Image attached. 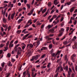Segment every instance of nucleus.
I'll use <instances>...</instances> for the list:
<instances>
[{
    "instance_id": "37",
    "label": "nucleus",
    "mask_w": 77,
    "mask_h": 77,
    "mask_svg": "<svg viewBox=\"0 0 77 77\" xmlns=\"http://www.w3.org/2000/svg\"><path fill=\"white\" fill-rule=\"evenodd\" d=\"M57 17V15H53L52 17V18L54 19V18H56Z\"/></svg>"
},
{
    "instance_id": "15",
    "label": "nucleus",
    "mask_w": 77,
    "mask_h": 77,
    "mask_svg": "<svg viewBox=\"0 0 77 77\" xmlns=\"http://www.w3.org/2000/svg\"><path fill=\"white\" fill-rule=\"evenodd\" d=\"M5 49L4 50V51H7V50H8V47L6 46L5 47H4Z\"/></svg>"
},
{
    "instance_id": "52",
    "label": "nucleus",
    "mask_w": 77,
    "mask_h": 77,
    "mask_svg": "<svg viewBox=\"0 0 77 77\" xmlns=\"http://www.w3.org/2000/svg\"><path fill=\"white\" fill-rule=\"evenodd\" d=\"M51 59L52 60H55V59H56V56H55L54 58H53V57H52L51 58Z\"/></svg>"
},
{
    "instance_id": "42",
    "label": "nucleus",
    "mask_w": 77,
    "mask_h": 77,
    "mask_svg": "<svg viewBox=\"0 0 77 77\" xmlns=\"http://www.w3.org/2000/svg\"><path fill=\"white\" fill-rule=\"evenodd\" d=\"M51 27V25H49L48 26V29H50Z\"/></svg>"
},
{
    "instance_id": "6",
    "label": "nucleus",
    "mask_w": 77,
    "mask_h": 77,
    "mask_svg": "<svg viewBox=\"0 0 77 77\" xmlns=\"http://www.w3.org/2000/svg\"><path fill=\"white\" fill-rule=\"evenodd\" d=\"M33 11H34V8H32L31 10L30 11V12L28 14V15H30L33 14Z\"/></svg>"
},
{
    "instance_id": "23",
    "label": "nucleus",
    "mask_w": 77,
    "mask_h": 77,
    "mask_svg": "<svg viewBox=\"0 0 77 77\" xmlns=\"http://www.w3.org/2000/svg\"><path fill=\"white\" fill-rule=\"evenodd\" d=\"M46 11H47V8H45V9H44L42 11V14H44V12H45Z\"/></svg>"
},
{
    "instance_id": "13",
    "label": "nucleus",
    "mask_w": 77,
    "mask_h": 77,
    "mask_svg": "<svg viewBox=\"0 0 77 77\" xmlns=\"http://www.w3.org/2000/svg\"><path fill=\"white\" fill-rule=\"evenodd\" d=\"M49 10V9L48 10H47V12H46L44 14V16H43L44 17H46V16H47V15L48 14V11Z\"/></svg>"
},
{
    "instance_id": "1",
    "label": "nucleus",
    "mask_w": 77,
    "mask_h": 77,
    "mask_svg": "<svg viewBox=\"0 0 77 77\" xmlns=\"http://www.w3.org/2000/svg\"><path fill=\"white\" fill-rule=\"evenodd\" d=\"M64 31L65 29H64L63 28H61L60 30L59 31L60 33L58 34V37H60V36H61L63 34V32H64Z\"/></svg>"
},
{
    "instance_id": "44",
    "label": "nucleus",
    "mask_w": 77,
    "mask_h": 77,
    "mask_svg": "<svg viewBox=\"0 0 77 77\" xmlns=\"http://www.w3.org/2000/svg\"><path fill=\"white\" fill-rule=\"evenodd\" d=\"M75 77V74L74 73H73L71 75V77Z\"/></svg>"
},
{
    "instance_id": "55",
    "label": "nucleus",
    "mask_w": 77,
    "mask_h": 77,
    "mask_svg": "<svg viewBox=\"0 0 77 77\" xmlns=\"http://www.w3.org/2000/svg\"><path fill=\"white\" fill-rule=\"evenodd\" d=\"M27 6L28 8H29V9H30V5H29V4H27Z\"/></svg>"
},
{
    "instance_id": "51",
    "label": "nucleus",
    "mask_w": 77,
    "mask_h": 77,
    "mask_svg": "<svg viewBox=\"0 0 77 77\" xmlns=\"http://www.w3.org/2000/svg\"><path fill=\"white\" fill-rule=\"evenodd\" d=\"M45 54H44L41 57V58L42 59V58H44V57H45Z\"/></svg>"
},
{
    "instance_id": "53",
    "label": "nucleus",
    "mask_w": 77,
    "mask_h": 77,
    "mask_svg": "<svg viewBox=\"0 0 77 77\" xmlns=\"http://www.w3.org/2000/svg\"><path fill=\"white\" fill-rule=\"evenodd\" d=\"M25 47H26V45H24V46H23L22 47V49L23 50H24V48H25Z\"/></svg>"
},
{
    "instance_id": "16",
    "label": "nucleus",
    "mask_w": 77,
    "mask_h": 77,
    "mask_svg": "<svg viewBox=\"0 0 77 77\" xmlns=\"http://www.w3.org/2000/svg\"><path fill=\"white\" fill-rule=\"evenodd\" d=\"M54 29L49 30V31L50 32H51V33H54Z\"/></svg>"
},
{
    "instance_id": "60",
    "label": "nucleus",
    "mask_w": 77,
    "mask_h": 77,
    "mask_svg": "<svg viewBox=\"0 0 77 77\" xmlns=\"http://www.w3.org/2000/svg\"><path fill=\"white\" fill-rule=\"evenodd\" d=\"M64 2H65V0H61V3H64Z\"/></svg>"
},
{
    "instance_id": "10",
    "label": "nucleus",
    "mask_w": 77,
    "mask_h": 77,
    "mask_svg": "<svg viewBox=\"0 0 77 77\" xmlns=\"http://www.w3.org/2000/svg\"><path fill=\"white\" fill-rule=\"evenodd\" d=\"M8 65V66H12V64H11V62L10 61H9Z\"/></svg>"
},
{
    "instance_id": "46",
    "label": "nucleus",
    "mask_w": 77,
    "mask_h": 77,
    "mask_svg": "<svg viewBox=\"0 0 77 77\" xmlns=\"http://www.w3.org/2000/svg\"><path fill=\"white\" fill-rule=\"evenodd\" d=\"M9 41L6 44V46L8 47L9 45Z\"/></svg>"
},
{
    "instance_id": "32",
    "label": "nucleus",
    "mask_w": 77,
    "mask_h": 77,
    "mask_svg": "<svg viewBox=\"0 0 77 77\" xmlns=\"http://www.w3.org/2000/svg\"><path fill=\"white\" fill-rule=\"evenodd\" d=\"M76 39H77V37L76 36H74L72 39V41H75Z\"/></svg>"
},
{
    "instance_id": "26",
    "label": "nucleus",
    "mask_w": 77,
    "mask_h": 77,
    "mask_svg": "<svg viewBox=\"0 0 77 77\" xmlns=\"http://www.w3.org/2000/svg\"><path fill=\"white\" fill-rule=\"evenodd\" d=\"M57 73L54 75V77H57L58 76V75H59V72H57Z\"/></svg>"
},
{
    "instance_id": "64",
    "label": "nucleus",
    "mask_w": 77,
    "mask_h": 77,
    "mask_svg": "<svg viewBox=\"0 0 77 77\" xmlns=\"http://www.w3.org/2000/svg\"><path fill=\"white\" fill-rule=\"evenodd\" d=\"M75 70L76 71H77V66H76L75 67Z\"/></svg>"
},
{
    "instance_id": "39",
    "label": "nucleus",
    "mask_w": 77,
    "mask_h": 77,
    "mask_svg": "<svg viewBox=\"0 0 77 77\" xmlns=\"http://www.w3.org/2000/svg\"><path fill=\"white\" fill-rule=\"evenodd\" d=\"M61 26V27H63V26H64V22H62L60 24Z\"/></svg>"
},
{
    "instance_id": "9",
    "label": "nucleus",
    "mask_w": 77,
    "mask_h": 77,
    "mask_svg": "<svg viewBox=\"0 0 77 77\" xmlns=\"http://www.w3.org/2000/svg\"><path fill=\"white\" fill-rule=\"evenodd\" d=\"M58 3L57 2V0H54V5H57Z\"/></svg>"
},
{
    "instance_id": "11",
    "label": "nucleus",
    "mask_w": 77,
    "mask_h": 77,
    "mask_svg": "<svg viewBox=\"0 0 77 77\" xmlns=\"http://www.w3.org/2000/svg\"><path fill=\"white\" fill-rule=\"evenodd\" d=\"M63 68L64 69H66V71H68V66H66V67L63 66Z\"/></svg>"
},
{
    "instance_id": "29",
    "label": "nucleus",
    "mask_w": 77,
    "mask_h": 77,
    "mask_svg": "<svg viewBox=\"0 0 77 77\" xmlns=\"http://www.w3.org/2000/svg\"><path fill=\"white\" fill-rule=\"evenodd\" d=\"M13 41L12 40L10 42V43L9 45V48H11V44H12V43H13Z\"/></svg>"
},
{
    "instance_id": "61",
    "label": "nucleus",
    "mask_w": 77,
    "mask_h": 77,
    "mask_svg": "<svg viewBox=\"0 0 77 77\" xmlns=\"http://www.w3.org/2000/svg\"><path fill=\"white\" fill-rule=\"evenodd\" d=\"M53 18H51V19H50V20H49V22H51V21H52V20H53Z\"/></svg>"
},
{
    "instance_id": "34",
    "label": "nucleus",
    "mask_w": 77,
    "mask_h": 77,
    "mask_svg": "<svg viewBox=\"0 0 77 77\" xmlns=\"http://www.w3.org/2000/svg\"><path fill=\"white\" fill-rule=\"evenodd\" d=\"M57 22H56L55 21H54L53 22V23H55V24H57V23H58V22H59V20H57Z\"/></svg>"
},
{
    "instance_id": "43",
    "label": "nucleus",
    "mask_w": 77,
    "mask_h": 77,
    "mask_svg": "<svg viewBox=\"0 0 77 77\" xmlns=\"http://www.w3.org/2000/svg\"><path fill=\"white\" fill-rule=\"evenodd\" d=\"M51 69H48L47 70V72H49L50 71H51Z\"/></svg>"
},
{
    "instance_id": "49",
    "label": "nucleus",
    "mask_w": 77,
    "mask_h": 77,
    "mask_svg": "<svg viewBox=\"0 0 77 77\" xmlns=\"http://www.w3.org/2000/svg\"><path fill=\"white\" fill-rule=\"evenodd\" d=\"M7 56L8 57H11V54L8 53L7 54Z\"/></svg>"
},
{
    "instance_id": "58",
    "label": "nucleus",
    "mask_w": 77,
    "mask_h": 77,
    "mask_svg": "<svg viewBox=\"0 0 77 77\" xmlns=\"http://www.w3.org/2000/svg\"><path fill=\"white\" fill-rule=\"evenodd\" d=\"M54 36V35L50 34L49 35V37H52V36Z\"/></svg>"
},
{
    "instance_id": "56",
    "label": "nucleus",
    "mask_w": 77,
    "mask_h": 77,
    "mask_svg": "<svg viewBox=\"0 0 77 77\" xmlns=\"http://www.w3.org/2000/svg\"><path fill=\"white\" fill-rule=\"evenodd\" d=\"M31 71L32 72H33L34 71H35V68H32V69Z\"/></svg>"
},
{
    "instance_id": "17",
    "label": "nucleus",
    "mask_w": 77,
    "mask_h": 77,
    "mask_svg": "<svg viewBox=\"0 0 77 77\" xmlns=\"http://www.w3.org/2000/svg\"><path fill=\"white\" fill-rule=\"evenodd\" d=\"M71 20H72V17H71L70 21L68 22V24H71V23H72V21Z\"/></svg>"
},
{
    "instance_id": "62",
    "label": "nucleus",
    "mask_w": 77,
    "mask_h": 77,
    "mask_svg": "<svg viewBox=\"0 0 77 77\" xmlns=\"http://www.w3.org/2000/svg\"><path fill=\"white\" fill-rule=\"evenodd\" d=\"M42 48L43 50H47V47H43Z\"/></svg>"
},
{
    "instance_id": "18",
    "label": "nucleus",
    "mask_w": 77,
    "mask_h": 77,
    "mask_svg": "<svg viewBox=\"0 0 77 77\" xmlns=\"http://www.w3.org/2000/svg\"><path fill=\"white\" fill-rule=\"evenodd\" d=\"M50 65H51V63H48L47 66L48 68H50Z\"/></svg>"
},
{
    "instance_id": "36",
    "label": "nucleus",
    "mask_w": 77,
    "mask_h": 77,
    "mask_svg": "<svg viewBox=\"0 0 77 77\" xmlns=\"http://www.w3.org/2000/svg\"><path fill=\"white\" fill-rule=\"evenodd\" d=\"M72 48L73 49H75V48H77V46H75V45H73L72 46Z\"/></svg>"
},
{
    "instance_id": "47",
    "label": "nucleus",
    "mask_w": 77,
    "mask_h": 77,
    "mask_svg": "<svg viewBox=\"0 0 77 77\" xmlns=\"http://www.w3.org/2000/svg\"><path fill=\"white\" fill-rule=\"evenodd\" d=\"M14 50L15 51H16V52H17V48L15 47L14 48Z\"/></svg>"
},
{
    "instance_id": "3",
    "label": "nucleus",
    "mask_w": 77,
    "mask_h": 77,
    "mask_svg": "<svg viewBox=\"0 0 77 77\" xmlns=\"http://www.w3.org/2000/svg\"><path fill=\"white\" fill-rule=\"evenodd\" d=\"M28 47H29V48H33V45L32 44H28L27 45V48H28Z\"/></svg>"
},
{
    "instance_id": "20",
    "label": "nucleus",
    "mask_w": 77,
    "mask_h": 77,
    "mask_svg": "<svg viewBox=\"0 0 77 77\" xmlns=\"http://www.w3.org/2000/svg\"><path fill=\"white\" fill-rule=\"evenodd\" d=\"M48 6L50 7L51 6V2H49L48 4Z\"/></svg>"
},
{
    "instance_id": "63",
    "label": "nucleus",
    "mask_w": 77,
    "mask_h": 77,
    "mask_svg": "<svg viewBox=\"0 0 77 77\" xmlns=\"http://www.w3.org/2000/svg\"><path fill=\"white\" fill-rule=\"evenodd\" d=\"M32 37V35H31L28 36V38H30Z\"/></svg>"
},
{
    "instance_id": "50",
    "label": "nucleus",
    "mask_w": 77,
    "mask_h": 77,
    "mask_svg": "<svg viewBox=\"0 0 77 77\" xmlns=\"http://www.w3.org/2000/svg\"><path fill=\"white\" fill-rule=\"evenodd\" d=\"M36 24H37V26H38L39 25H41V24L42 23H39V22H38L36 23Z\"/></svg>"
},
{
    "instance_id": "38",
    "label": "nucleus",
    "mask_w": 77,
    "mask_h": 77,
    "mask_svg": "<svg viewBox=\"0 0 77 77\" xmlns=\"http://www.w3.org/2000/svg\"><path fill=\"white\" fill-rule=\"evenodd\" d=\"M21 32V30H18L17 31V34H19V33H20Z\"/></svg>"
},
{
    "instance_id": "5",
    "label": "nucleus",
    "mask_w": 77,
    "mask_h": 77,
    "mask_svg": "<svg viewBox=\"0 0 77 77\" xmlns=\"http://www.w3.org/2000/svg\"><path fill=\"white\" fill-rule=\"evenodd\" d=\"M76 57V54H74L71 56V60H72L73 62H74V57Z\"/></svg>"
},
{
    "instance_id": "27",
    "label": "nucleus",
    "mask_w": 77,
    "mask_h": 77,
    "mask_svg": "<svg viewBox=\"0 0 77 77\" xmlns=\"http://www.w3.org/2000/svg\"><path fill=\"white\" fill-rule=\"evenodd\" d=\"M63 44L64 45H67L68 44V42L67 41H65L63 42Z\"/></svg>"
},
{
    "instance_id": "57",
    "label": "nucleus",
    "mask_w": 77,
    "mask_h": 77,
    "mask_svg": "<svg viewBox=\"0 0 77 77\" xmlns=\"http://www.w3.org/2000/svg\"><path fill=\"white\" fill-rule=\"evenodd\" d=\"M54 12V9H53L51 12V14H53V12Z\"/></svg>"
},
{
    "instance_id": "48",
    "label": "nucleus",
    "mask_w": 77,
    "mask_h": 77,
    "mask_svg": "<svg viewBox=\"0 0 77 77\" xmlns=\"http://www.w3.org/2000/svg\"><path fill=\"white\" fill-rule=\"evenodd\" d=\"M28 54H30V53H31V51H30V50H28Z\"/></svg>"
},
{
    "instance_id": "22",
    "label": "nucleus",
    "mask_w": 77,
    "mask_h": 77,
    "mask_svg": "<svg viewBox=\"0 0 77 77\" xmlns=\"http://www.w3.org/2000/svg\"><path fill=\"white\" fill-rule=\"evenodd\" d=\"M26 72L25 71L23 72V76L24 77H26Z\"/></svg>"
},
{
    "instance_id": "4",
    "label": "nucleus",
    "mask_w": 77,
    "mask_h": 77,
    "mask_svg": "<svg viewBox=\"0 0 77 77\" xmlns=\"http://www.w3.org/2000/svg\"><path fill=\"white\" fill-rule=\"evenodd\" d=\"M38 59V58H37V57L36 56H32V58L30 59L31 61H33L34 60V59L35 60H37Z\"/></svg>"
},
{
    "instance_id": "24",
    "label": "nucleus",
    "mask_w": 77,
    "mask_h": 77,
    "mask_svg": "<svg viewBox=\"0 0 77 77\" xmlns=\"http://www.w3.org/2000/svg\"><path fill=\"white\" fill-rule=\"evenodd\" d=\"M49 47L50 48V49H51V48H52L53 47V45H50L49 46Z\"/></svg>"
},
{
    "instance_id": "45",
    "label": "nucleus",
    "mask_w": 77,
    "mask_h": 77,
    "mask_svg": "<svg viewBox=\"0 0 77 77\" xmlns=\"http://www.w3.org/2000/svg\"><path fill=\"white\" fill-rule=\"evenodd\" d=\"M14 61H15V59H14V58H11L12 62H14Z\"/></svg>"
},
{
    "instance_id": "25",
    "label": "nucleus",
    "mask_w": 77,
    "mask_h": 77,
    "mask_svg": "<svg viewBox=\"0 0 77 77\" xmlns=\"http://www.w3.org/2000/svg\"><path fill=\"white\" fill-rule=\"evenodd\" d=\"M4 44H1L0 45V48H2V47H3L4 46Z\"/></svg>"
},
{
    "instance_id": "7",
    "label": "nucleus",
    "mask_w": 77,
    "mask_h": 77,
    "mask_svg": "<svg viewBox=\"0 0 77 77\" xmlns=\"http://www.w3.org/2000/svg\"><path fill=\"white\" fill-rule=\"evenodd\" d=\"M15 12H14L13 14H12L11 15V20H13V19H14V18L15 15Z\"/></svg>"
},
{
    "instance_id": "21",
    "label": "nucleus",
    "mask_w": 77,
    "mask_h": 77,
    "mask_svg": "<svg viewBox=\"0 0 77 77\" xmlns=\"http://www.w3.org/2000/svg\"><path fill=\"white\" fill-rule=\"evenodd\" d=\"M8 19L9 21L11 20V14H10L8 16Z\"/></svg>"
},
{
    "instance_id": "19",
    "label": "nucleus",
    "mask_w": 77,
    "mask_h": 77,
    "mask_svg": "<svg viewBox=\"0 0 77 77\" xmlns=\"http://www.w3.org/2000/svg\"><path fill=\"white\" fill-rule=\"evenodd\" d=\"M23 19H19L18 20V24H20V23H21V21H23Z\"/></svg>"
},
{
    "instance_id": "14",
    "label": "nucleus",
    "mask_w": 77,
    "mask_h": 77,
    "mask_svg": "<svg viewBox=\"0 0 77 77\" xmlns=\"http://www.w3.org/2000/svg\"><path fill=\"white\" fill-rule=\"evenodd\" d=\"M74 9H75V7H72L70 10V12H73V11H74Z\"/></svg>"
},
{
    "instance_id": "12",
    "label": "nucleus",
    "mask_w": 77,
    "mask_h": 77,
    "mask_svg": "<svg viewBox=\"0 0 77 77\" xmlns=\"http://www.w3.org/2000/svg\"><path fill=\"white\" fill-rule=\"evenodd\" d=\"M67 57L68 56L67 55H66L65 56V60H66V62H68V59Z\"/></svg>"
},
{
    "instance_id": "28",
    "label": "nucleus",
    "mask_w": 77,
    "mask_h": 77,
    "mask_svg": "<svg viewBox=\"0 0 77 77\" xmlns=\"http://www.w3.org/2000/svg\"><path fill=\"white\" fill-rule=\"evenodd\" d=\"M37 45H38H38H39V44H40V41H37Z\"/></svg>"
},
{
    "instance_id": "59",
    "label": "nucleus",
    "mask_w": 77,
    "mask_h": 77,
    "mask_svg": "<svg viewBox=\"0 0 77 77\" xmlns=\"http://www.w3.org/2000/svg\"><path fill=\"white\" fill-rule=\"evenodd\" d=\"M3 67H0V71H2L3 69Z\"/></svg>"
},
{
    "instance_id": "40",
    "label": "nucleus",
    "mask_w": 77,
    "mask_h": 77,
    "mask_svg": "<svg viewBox=\"0 0 77 77\" xmlns=\"http://www.w3.org/2000/svg\"><path fill=\"white\" fill-rule=\"evenodd\" d=\"M3 21L4 23H6V19L5 18H3Z\"/></svg>"
},
{
    "instance_id": "41",
    "label": "nucleus",
    "mask_w": 77,
    "mask_h": 77,
    "mask_svg": "<svg viewBox=\"0 0 77 77\" xmlns=\"http://www.w3.org/2000/svg\"><path fill=\"white\" fill-rule=\"evenodd\" d=\"M46 67H47L46 66H43L41 67V68H42V69H44V68H45Z\"/></svg>"
},
{
    "instance_id": "33",
    "label": "nucleus",
    "mask_w": 77,
    "mask_h": 77,
    "mask_svg": "<svg viewBox=\"0 0 77 77\" xmlns=\"http://www.w3.org/2000/svg\"><path fill=\"white\" fill-rule=\"evenodd\" d=\"M52 56V57H55V54L53 53L51 54Z\"/></svg>"
},
{
    "instance_id": "2",
    "label": "nucleus",
    "mask_w": 77,
    "mask_h": 77,
    "mask_svg": "<svg viewBox=\"0 0 77 77\" xmlns=\"http://www.w3.org/2000/svg\"><path fill=\"white\" fill-rule=\"evenodd\" d=\"M17 54H21V53H20V51H22V49H21V48L20 47H18L17 48Z\"/></svg>"
},
{
    "instance_id": "54",
    "label": "nucleus",
    "mask_w": 77,
    "mask_h": 77,
    "mask_svg": "<svg viewBox=\"0 0 77 77\" xmlns=\"http://www.w3.org/2000/svg\"><path fill=\"white\" fill-rule=\"evenodd\" d=\"M10 73H8V74H7L6 75V77H9V75H10Z\"/></svg>"
},
{
    "instance_id": "8",
    "label": "nucleus",
    "mask_w": 77,
    "mask_h": 77,
    "mask_svg": "<svg viewBox=\"0 0 77 77\" xmlns=\"http://www.w3.org/2000/svg\"><path fill=\"white\" fill-rule=\"evenodd\" d=\"M61 68V66H59L56 69V71L55 72V73H56L57 72H59V71L60 69V68Z\"/></svg>"
},
{
    "instance_id": "31",
    "label": "nucleus",
    "mask_w": 77,
    "mask_h": 77,
    "mask_svg": "<svg viewBox=\"0 0 77 77\" xmlns=\"http://www.w3.org/2000/svg\"><path fill=\"white\" fill-rule=\"evenodd\" d=\"M11 26H9V27H8V31L9 32V30H11Z\"/></svg>"
},
{
    "instance_id": "35",
    "label": "nucleus",
    "mask_w": 77,
    "mask_h": 77,
    "mask_svg": "<svg viewBox=\"0 0 77 77\" xmlns=\"http://www.w3.org/2000/svg\"><path fill=\"white\" fill-rule=\"evenodd\" d=\"M72 71H73V72H75V70H74V66H72Z\"/></svg>"
},
{
    "instance_id": "30",
    "label": "nucleus",
    "mask_w": 77,
    "mask_h": 77,
    "mask_svg": "<svg viewBox=\"0 0 77 77\" xmlns=\"http://www.w3.org/2000/svg\"><path fill=\"white\" fill-rule=\"evenodd\" d=\"M5 63L3 62L2 64H1V66H2L3 68L4 67V66H5Z\"/></svg>"
}]
</instances>
